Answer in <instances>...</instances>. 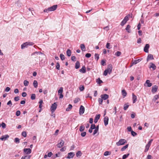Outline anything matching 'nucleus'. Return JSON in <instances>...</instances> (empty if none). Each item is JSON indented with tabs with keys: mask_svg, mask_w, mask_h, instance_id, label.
I'll list each match as a JSON object with an SVG mask.
<instances>
[{
	"mask_svg": "<svg viewBox=\"0 0 159 159\" xmlns=\"http://www.w3.org/2000/svg\"><path fill=\"white\" fill-rule=\"evenodd\" d=\"M60 65L58 62H57L56 66V68L57 70L60 69Z\"/></svg>",
	"mask_w": 159,
	"mask_h": 159,
	"instance_id": "obj_51",
	"label": "nucleus"
},
{
	"mask_svg": "<svg viewBox=\"0 0 159 159\" xmlns=\"http://www.w3.org/2000/svg\"><path fill=\"white\" fill-rule=\"evenodd\" d=\"M63 92V88L62 87H61L60 88V89L58 91V94H62Z\"/></svg>",
	"mask_w": 159,
	"mask_h": 159,
	"instance_id": "obj_34",
	"label": "nucleus"
},
{
	"mask_svg": "<svg viewBox=\"0 0 159 159\" xmlns=\"http://www.w3.org/2000/svg\"><path fill=\"white\" fill-rule=\"evenodd\" d=\"M60 57L61 59L63 61L65 59V56L62 54H61L60 55Z\"/></svg>",
	"mask_w": 159,
	"mask_h": 159,
	"instance_id": "obj_40",
	"label": "nucleus"
},
{
	"mask_svg": "<svg viewBox=\"0 0 159 159\" xmlns=\"http://www.w3.org/2000/svg\"><path fill=\"white\" fill-rule=\"evenodd\" d=\"M57 106V104L56 102H54L52 104L51 108V110L52 113H53L56 109Z\"/></svg>",
	"mask_w": 159,
	"mask_h": 159,
	"instance_id": "obj_6",
	"label": "nucleus"
},
{
	"mask_svg": "<svg viewBox=\"0 0 159 159\" xmlns=\"http://www.w3.org/2000/svg\"><path fill=\"white\" fill-rule=\"evenodd\" d=\"M79 71L83 73H84L86 72V68L84 66H83L82 68Z\"/></svg>",
	"mask_w": 159,
	"mask_h": 159,
	"instance_id": "obj_21",
	"label": "nucleus"
},
{
	"mask_svg": "<svg viewBox=\"0 0 159 159\" xmlns=\"http://www.w3.org/2000/svg\"><path fill=\"white\" fill-rule=\"evenodd\" d=\"M112 65L111 64L107 66V69L104 71L103 73V75L106 76L108 73L110 74L112 72Z\"/></svg>",
	"mask_w": 159,
	"mask_h": 159,
	"instance_id": "obj_1",
	"label": "nucleus"
},
{
	"mask_svg": "<svg viewBox=\"0 0 159 159\" xmlns=\"http://www.w3.org/2000/svg\"><path fill=\"white\" fill-rule=\"evenodd\" d=\"M153 141V139H151L148 143V144L146 145L148 146H149L150 147L151 145V144L152 142V141Z\"/></svg>",
	"mask_w": 159,
	"mask_h": 159,
	"instance_id": "obj_53",
	"label": "nucleus"
},
{
	"mask_svg": "<svg viewBox=\"0 0 159 159\" xmlns=\"http://www.w3.org/2000/svg\"><path fill=\"white\" fill-rule=\"evenodd\" d=\"M64 142L62 140H61L59 143L57 145V147L59 148H61L64 145Z\"/></svg>",
	"mask_w": 159,
	"mask_h": 159,
	"instance_id": "obj_11",
	"label": "nucleus"
},
{
	"mask_svg": "<svg viewBox=\"0 0 159 159\" xmlns=\"http://www.w3.org/2000/svg\"><path fill=\"white\" fill-rule=\"evenodd\" d=\"M94 57L95 59H96L97 61L99 59V55L98 54L95 53V54Z\"/></svg>",
	"mask_w": 159,
	"mask_h": 159,
	"instance_id": "obj_37",
	"label": "nucleus"
},
{
	"mask_svg": "<svg viewBox=\"0 0 159 159\" xmlns=\"http://www.w3.org/2000/svg\"><path fill=\"white\" fill-rule=\"evenodd\" d=\"M130 16V15L129 14L126 15L124 18L123 20L121 21L120 23V25L122 26H123L125 24H126L127 21L129 20V18Z\"/></svg>",
	"mask_w": 159,
	"mask_h": 159,
	"instance_id": "obj_3",
	"label": "nucleus"
},
{
	"mask_svg": "<svg viewBox=\"0 0 159 159\" xmlns=\"http://www.w3.org/2000/svg\"><path fill=\"white\" fill-rule=\"evenodd\" d=\"M20 111H17L16 112V115L17 116H19L20 115Z\"/></svg>",
	"mask_w": 159,
	"mask_h": 159,
	"instance_id": "obj_58",
	"label": "nucleus"
},
{
	"mask_svg": "<svg viewBox=\"0 0 159 159\" xmlns=\"http://www.w3.org/2000/svg\"><path fill=\"white\" fill-rule=\"evenodd\" d=\"M150 66L149 67V68H152L153 70H155L156 69V66L152 62L150 63Z\"/></svg>",
	"mask_w": 159,
	"mask_h": 159,
	"instance_id": "obj_18",
	"label": "nucleus"
},
{
	"mask_svg": "<svg viewBox=\"0 0 159 159\" xmlns=\"http://www.w3.org/2000/svg\"><path fill=\"white\" fill-rule=\"evenodd\" d=\"M154 59L153 55L151 54H149L147 57V61H148L149 60H153Z\"/></svg>",
	"mask_w": 159,
	"mask_h": 159,
	"instance_id": "obj_19",
	"label": "nucleus"
},
{
	"mask_svg": "<svg viewBox=\"0 0 159 159\" xmlns=\"http://www.w3.org/2000/svg\"><path fill=\"white\" fill-rule=\"evenodd\" d=\"M121 52L119 51H117L115 55L118 57L120 56L121 54Z\"/></svg>",
	"mask_w": 159,
	"mask_h": 159,
	"instance_id": "obj_47",
	"label": "nucleus"
},
{
	"mask_svg": "<svg viewBox=\"0 0 159 159\" xmlns=\"http://www.w3.org/2000/svg\"><path fill=\"white\" fill-rule=\"evenodd\" d=\"M80 48L81 50L84 51H85V46L84 44H81L80 45Z\"/></svg>",
	"mask_w": 159,
	"mask_h": 159,
	"instance_id": "obj_27",
	"label": "nucleus"
},
{
	"mask_svg": "<svg viewBox=\"0 0 159 159\" xmlns=\"http://www.w3.org/2000/svg\"><path fill=\"white\" fill-rule=\"evenodd\" d=\"M29 84V82L28 81H27V80H25L24 81V84L25 86H27Z\"/></svg>",
	"mask_w": 159,
	"mask_h": 159,
	"instance_id": "obj_35",
	"label": "nucleus"
},
{
	"mask_svg": "<svg viewBox=\"0 0 159 159\" xmlns=\"http://www.w3.org/2000/svg\"><path fill=\"white\" fill-rule=\"evenodd\" d=\"M128 144H127L125 146H123L121 149V151H124L126 148H127L128 147Z\"/></svg>",
	"mask_w": 159,
	"mask_h": 159,
	"instance_id": "obj_31",
	"label": "nucleus"
},
{
	"mask_svg": "<svg viewBox=\"0 0 159 159\" xmlns=\"http://www.w3.org/2000/svg\"><path fill=\"white\" fill-rule=\"evenodd\" d=\"M130 28V25H128L126 28H125V30H126L129 33L130 32V30H129V29Z\"/></svg>",
	"mask_w": 159,
	"mask_h": 159,
	"instance_id": "obj_33",
	"label": "nucleus"
},
{
	"mask_svg": "<svg viewBox=\"0 0 159 159\" xmlns=\"http://www.w3.org/2000/svg\"><path fill=\"white\" fill-rule=\"evenodd\" d=\"M129 103H127L124 104V110H126L129 107Z\"/></svg>",
	"mask_w": 159,
	"mask_h": 159,
	"instance_id": "obj_28",
	"label": "nucleus"
},
{
	"mask_svg": "<svg viewBox=\"0 0 159 159\" xmlns=\"http://www.w3.org/2000/svg\"><path fill=\"white\" fill-rule=\"evenodd\" d=\"M111 154L109 151H107L104 152V155L105 156H107L110 155Z\"/></svg>",
	"mask_w": 159,
	"mask_h": 159,
	"instance_id": "obj_50",
	"label": "nucleus"
},
{
	"mask_svg": "<svg viewBox=\"0 0 159 159\" xmlns=\"http://www.w3.org/2000/svg\"><path fill=\"white\" fill-rule=\"evenodd\" d=\"M149 48V44H146L144 48V51L146 53H148V49Z\"/></svg>",
	"mask_w": 159,
	"mask_h": 159,
	"instance_id": "obj_12",
	"label": "nucleus"
},
{
	"mask_svg": "<svg viewBox=\"0 0 159 159\" xmlns=\"http://www.w3.org/2000/svg\"><path fill=\"white\" fill-rule=\"evenodd\" d=\"M84 87L83 85H81L79 87V89L81 91H83L84 90Z\"/></svg>",
	"mask_w": 159,
	"mask_h": 159,
	"instance_id": "obj_48",
	"label": "nucleus"
},
{
	"mask_svg": "<svg viewBox=\"0 0 159 159\" xmlns=\"http://www.w3.org/2000/svg\"><path fill=\"white\" fill-rule=\"evenodd\" d=\"M98 102L100 104H102L103 102V99L102 98H99L98 99Z\"/></svg>",
	"mask_w": 159,
	"mask_h": 159,
	"instance_id": "obj_45",
	"label": "nucleus"
},
{
	"mask_svg": "<svg viewBox=\"0 0 159 159\" xmlns=\"http://www.w3.org/2000/svg\"><path fill=\"white\" fill-rule=\"evenodd\" d=\"M71 50L69 49H68L66 52V54L68 57H70L71 55Z\"/></svg>",
	"mask_w": 159,
	"mask_h": 159,
	"instance_id": "obj_23",
	"label": "nucleus"
},
{
	"mask_svg": "<svg viewBox=\"0 0 159 159\" xmlns=\"http://www.w3.org/2000/svg\"><path fill=\"white\" fill-rule=\"evenodd\" d=\"M36 98V95L34 93H33L31 94V99L32 100H34Z\"/></svg>",
	"mask_w": 159,
	"mask_h": 159,
	"instance_id": "obj_32",
	"label": "nucleus"
},
{
	"mask_svg": "<svg viewBox=\"0 0 159 159\" xmlns=\"http://www.w3.org/2000/svg\"><path fill=\"white\" fill-rule=\"evenodd\" d=\"M106 48L108 49H110L111 48V47L110 45V43H107L106 45Z\"/></svg>",
	"mask_w": 159,
	"mask_h": 159,
	"instance_id": "obj_44",
	"label": "nucleus"
},
{
	"mask_svg": "<svg viewBox=\"0 0 159 159\" xmlns=\"http://www.w3.org/2000/svg\"><path fill=\"white\" fill-rule=\"evenodd\" d=\"M101 97L102 99L106 100L108 98L109 95L107 94H102L101 95Z\"/></svg>",
	"mask_w": 159,
	"mask_h": 159,
	"instance_id": "obj_16",
	"label": "nucleus"
},
{
	"mask_svg": "<svg viewBox=\"0 0 159 159\" xmlns=\"http://www.w3.org/2000/svg\"><path fill=\"white\" fill-rule=\"evenodd\" d=\"M84 125H81L80 126L79 130L80 131L82 132L84 130Z\"/></svg>",
	"mask_w": 159,
	"mask_h": 159,
	"instance_id": "obj_36",
	"label": "nucleus"
},
{
	"mask_svg": "<svg viewBox=\"0 0 159 159\" xmlns=\"http://www.w3.org/2000/svg\"><path fill=\"white\" fill-rule=\"evenodd\" d=\"M122 93L123 96L124 97H126L127 94L126 91L125 89H123L122 90Z\"/></svg>",
	"mask_w": 159,
	"mask_h": 159,
	"instance_id": "obj_24",
	"label": "nucleus"
},
{
	"mask_svg": "<svg viewBox=\"0 0 159 159\" xmlns=\"http://www.w3.org/2000/svg\"><path fill=\"white\" fill-rule=\"evenodd\" d=\"M127 143L126 140L124 139H121L119 141L116 143V144L118 146L124 145L125 143Z\"/></svg>",
	"mask_w": 159,
	"mask_h": 159,
	"instance_id": "obj_5",
	"label": "nucleus"
},
{
	"mask_svg": "<svg viewBox=\"0 0 159 159\" xmlns=\"http://www.w3.org/2000/svg\"><path fill=\"white\" fill-rule=\"evenodd\" d=\"M90 128L91 129H95V125L94 124H92L91 125V127Z\"/></svg>",
	"mask_w": 159,
	"mask_h": 159,
	"instance_id": "obj_59",
	"label": "nucleus"
},
{
	"mask_svg": "<svg viewBox=\"0 0 159 159\" xmlns=\"http://www.w3.org/2000/svg\"><path fill=\"white\" fill-rule=\"evenodd\" d=\"M33 84V85H34V87H35V88H36L37 87L38 82L36 80H34Z\"/></svg>",
	"mask_w": 159,
	"mask_h": 159,
	"instance_id": "obj_30",
	"label": "nucleus"
},
{
	"mask_svg": "<svg viewBox=\"0 0 159 159\" xmlns=\"http://www.w3.org/2000/svg\"><path fill=\"white\" fill-rule=\"evenodd\" d=\"M75 155V154L73 152H70L68 154V156L66 158L69 159L73 157Z\"/></svg>",
	"mask_w": 159,
	"mask_h": 159,
	"instance_id": "obj_10",
	"label": "nucleus"
},
{
	"mask_svg": "<svg viewBox=\"0 0 159 159\" xmlns=\"http://www.w3.org/2000/svg\"><path fill=\"white\" fill-rule=\"evenodd\" d=\"M131 134L133 136H135L137 135V134L133 130L131 132Z\"/></svg>",
	"mask_w": 159,
	"mask_h": 159,
	"instance_id": "obj_49",
	"label": "nucleus"
},
{
	"mask_svg": "<svg viewBox=\"0 0 159 159\" xmlns=\"http://www.w3.org/2000/svg\"><path fill=\"white\" fill-rule=\"evenodd\" d=\"M158 88V86L156 85L153 86L152 87V92L153 94L155 93L157 91Z\"/></svg>",
	"mask_w": 159,
	"mask_h": 159,
	"instance_id": "obj_7",
	"label": "nucleus"
},
{
	"mask_svg": "<svg viewBox=\"0 0 159 159\" xmlns=\"http://www.w3.org/2000/svg\"><path fill=\"white\" fill-rule=\"evenodd\" d=\"M7 105H9L10 107H11L12 105L11 101V100L9 101L7 103Z\"/></svg>",
	"mask_w": 159,
	"mask_h": 159,
	"instance_id": "obj_57",
	"label": "nucleus"
},
{
	"mask_svg": "<svg viewBox=\"0 0 159 159\" xmlns=\"http://www.w3.org/2000/svg\"><path fill=\"white\" fill-rule=\"evenodd\" d=\"M34 43L31 42H26L22 44L21 45V48L22 49H24L25 47H27L28 45L32 46Z\"/></svg>",
	"mask_w": 159,
	"mask_h": 159,
	"instance_id": "obj_4",
	"label": "nucleus"
},
{
	"mask_svg": "<svg viewBox=\"0 0 159 159\" xmlns=\"http://www.w3.org/2000/svg\"><path fill=\"white\" fill-rule=\"evenodd\" d=\"M14 100L16 101H18L19 100V96L15 97L14 98Z\"/></svg>",
	"mask_w": 159,
	"mask_h": 159,
	"instance_id": "obj_62",
	"label": "nucleus"
},
{
	"mask_svg": "<svg viewBox=\"0 0 159 159\" xmlns=\"http://www.w3.org/2000/svg\"><path fill=\"white\" fill-rule=\"evenodd\" d=\"M10 90V89L9 87H7L5 89V91L7 92H9Z\"/></svg>",
	"mask_w": 159,
	"mask_h": 159,
	"instance_id": "obj_64",
	"label": "nucleus"
},
{
	"mask_svg": "<svg viewBox=\"0 0 159 159\" xmlns=\"http://www.w3.org/2000/svg\"><path fill=\"white\" fill-rule=\"evenodd\" d=\"M84 111V107L82 105L80 106L79 110V114L80 115L83 114Z\"/></svg>",
	"mask_w": 159,
	"mask_h": 159,
	"instance_id": "obj_9",
	"label": "nucleus"
},
{
	"mask_svg": "<svg viewBox=\"0 0 159 159\" xmlns=\"http://www.w3.org/2000/svg\"><path fill=\"white\" fill-rule=\"evenodd\" d=\"M100 114H98L96 116L94 120V122L95 123H96L98 122V120L100 118Z\"/></svg>",
	"mask_w": 159,
	"mask_h": 159,
	"instance_id": "obj_17",
	"label": "nucleus"
},
{
	"mask_svg": "<svg viewBox=\"0 0 159 159\" xmlns=\"http://www.w3.org/2000/svg\"><path fill=\"white\" fill-rule=\"evenodd\" d=\"M24 151L26 154H29L31 153V150L30 148H25Z\"/></svg>",
	"mask_w": 159,
	"mask_h": 159,
	"instance_id": "obj_14",
	"label": "nucleus"
},
{
	"mask_svg": "<svg viewBox=\"0 0 159 159\" xmlns=\"http://www.w3.org/2000/svg\"><path fill=\"white\" fill-rule=\"evenodd\" d=\"M103 29L107 31L109 30V26H107L103 28Z\"/></svg>",
	"mask_w": 159,
	"mask_h": 159,
	"instance_id": "obj_63",
	"label": "nucleus"
},
{
	"mask_svg": "<svg viewBox=\"0 0 159 159\" xmlns=\"http://www.w3.org/2000/svg\"><path fill=\"white\" fill-rule=\"evenodd\" d=\"M76 57L75 56H73L71 57V60L72 61H75L76 60Z\"/></svg>",
	"mask_w": 159,
	"mask_h": 159,
	"instance_id": "obj_56",
	"label": "nucleus"
},
{
	"mask_svg": "<svg viewBox=\"0 0 159 159\" xmlns=\"http://www.w3.org/2000/svg\"><path fill=\"white\" fill-rule=\"evenodd\" d=\"M86 132H83V133H82L81 134V135L82 137H84L86 135Z\"/></svg>",
	"mask_w": 159,
	"mask_h": 159,
	"instance_id": "obj_61",
	"label": "nucleus"
},
{
	"mask_svg": "<svg viewBox=\"0 0 159 159\" xmlns=\"http://www.w3.org/2000/svg\"><path fill=\"white\" fill-rule=\"evenodd\" d=\"M129 155V153H128L127 154H125L123 155L122 157V159H125L127 158Z\"/></svg>",
	"mask_w": 159,
	"mask_h": 159,
	"instance_id": "obj_41",
	"label": "nucleus"
},
{
	"mask_svg": "<svg viewBox=\"0 0 159 159\" xmlns=\"http://www.w3.org/2000/svg\"><path fill=\"white\" fill-rule=\"evenodd\" d=\"M132 100H133V103H135L137 100V97L134 94V93H133L132 94Z\"/></svg>",
	"mask_w": 159,
	"mask_h": 159,
	"instance_id": "obj_20",
	"label": "nucleus"
},
{
	"mask_svg": "<svg viewBox=\"0 0 159 159\" xmlns=\"http://www.w3.org/2000/svg\"><path fill=\"white\" fill-rule=\"evenodd\" d=\"M91 54L89 53H87L85 55V57L87 58H89L91 57Z\"/></svg>",
	"mask_w": 159,
	"mask_h": 159,
	"instance_id": "obj_60",
	"label": "nucleus"
},
{
	"mask_svg": "<svg viewBox=\"0 0 159 159\" xmlns=\"http://www.w3.org/2000/svg\"><path fill=\"white\" fill-rule=\"evenodd\" d=\"M14 142L16 143H19L20 142L19 139L17 138H15L14 139Z\"/></svg>",
	"mask_w": 159,
	"mask_h": 159,
	"instance_id": "obj_39",
	"label": "nucleus"
},
{
	"mask_svg": "<svg viewBox=\"0 0 159 159\" xmlns=\"http://www.w3.org/2000/svg\"><path fill=\"white\" fill-rule=\"evenodd\" d=\"M141 60V59H138L136 60H134L132 62L133 65H135L139 62Z\"/></svg>",
	"mask_w": 159,
	"mask_h": 159,
	"instance_id": "obj_22",
	"label": "nucleus"
},
{
	"mask_svg": "<svg viewBox=\"0 0 159 159\" xmlns=\"http://www.w3.org/2000/svg\"><path fill=\"white\" fill-rule=\"evenodd\" d=\"M158 97V96L157 95H155L153 99V101H155L156 100H157V99Z\"/></svg>",
	"mask_w": 159,
	"mask_h": 159,
	"instance_id": "obj_52",
	"label": "nucleus"
},
{
	"mask_svg": "<svg viewBox=\"0 0 159 159\" xmlns=\"http://www.w3.org/2000/svg\"><path fill=\"white\" fill-rule=\"evenodd\" d=\"M152 85V84L150 82V81L149 80H147L144 84V85L145 87H151Z\"/></svg>",
	"mask_w": 159,
	"mask_h": 159,
	"instance_id": "obj_8",
	"label": "nucleus"
},
{
	"mask_svg": "<svg viewBox=\"0 0 159 159\" xmlns=\"http://www.w3.org/2000/svg\"><path fill=\"white\" fill-rule=\"evenodd\" d=\"M80 100V99L79 98H75L74 101V102L75 103H76L78 102Z\"/></svg>",
	"mask_w": 159,
	"mask_h": 159,
	"instance_id": "obj_46",
	"label": "nucleus"
},
{
	"mask_svg": "<svg viewBox=\"0 0 159 159\" xmlns=\"http://www.w3.org/2000/svg\"><path fill=\"white\" fill-rule=\"evenodd\" d=\"M57 5H54L52 7H48L47 9H44V12L48 13L49 11H54L57 9Z\"/></svg>",
	"mask_w": 159,
	"mask_h": 159,
	"instance_id": "obj_2",
	"label": "nucleus"
},
{
	"mask_svg": "<svg viewBox=\"0 0 159 159\" xmlns=\"http://www.w3.org/2000/svg\"><path fill=\"white\" fill-rule=\"evenodd\" d=\"M80 67V62L77 61H76L75 63V68L76 69H78Z\"/></svg>",
	"mask_w": 159,
	"mask_h": 159,
	"instance_id": "obj_25",
	"label": "nucleus"
},
{
	"mask_svg": "<svg viewBox=\"0 0 159 159\" xmlns=\"http://www.w3.org/2000/svg\"><path fill=\"white\" fill-rule=\"evenodd\" d=\"M101 64L103 66H104L106 65V61L105 60H102L101 61Z\"/></svg>",
	"mask_w": 159,
	"mask_h": 159,
	"instance_id": "obj_42",
	"label": "nucleus"
},
{
	"mask_svg": "<svg viewBox=\"0 0 159 159\" xmlns=\"http://www.w3.org/2000/svg\"><path fill=\"white\" fill-rule=\"evenodd\" d=\"M150 147V146H148L146 145L145 146V149L144 150V152H147L149 148Z\"/></svg>",
	"mask_w": 159,
	"mask_h": 159,
	"instance_id": "obj_54",
	"label": "nucleus"
},
{
	"mask_svg": "<svg viewBox=\"0 0 159 159\" xmlns=\"http://www.w3.org/2000/svg\"><path fill=\"white\" fill-rule=\"evenodd\" d=\"M2 126L3 129H5L6 127V124L4 122H2L1 124H0V127Z\"/></svg>",
	"mask_w": 159,
	"mask_h": 159,
	"instance_id": "obj_38",
	"label": "nucleus"
},
{
	"mask_svg": "<svg viewBox=\"0 0 159 159\" xmlns=\"http://www.w3.org/2000/svg\"><path fill=\"white\" fill-rule=\"evenodd\" d=\"M72 106L71 104H69L68 106V107L66 109V111H69L72 108Z\"/></svg>",
	"mask_w": 159,
	"mask_h": 159,
	"instance_id": "obj_26",
	"label": "nucleus"
},
{
	"mask_svg": "<svg viewBox=\"0 0 159 159\" xmlns=\"http://www.w3.org/2000/svg\"><path fill=\"white\" fill-rule=\"evenodd\" d=\"M104 125L105 126H106L108 124L109 120L108 117L107 116H106L104 118Z\"/></svg>",
	"mask_w": 159,
	"mask_h": 159,
	"instance_id": "obj_13",
	"label": "nucleus"
},
{
	"mask_svg": "<svg viewBox=\"0 0 159 159\" xmlns=\"http://www.w3.org/2000/svg\"><path fill=\"white\" fill-rule=\"evenodd\" d=\"M82 155V153L80 151H78L76 153V156L77 157H80Z\"/></svg>",
	"mask_w": 159,
	"mask_h": 159,
	"instance_id": "obj_29",
	"label": "nucleus"
},
{
	"mask_svg": "<svg viewBox=\"0 0 159 159\" xmlns=\"http://www.w3.org/2000/svg\"><path fill=\"white\" fill-rule=\"evenodd\" d=\"M97 82L99 84H100L101 83H102V81L100 80L99 78L97 79Z\"/></svg>",
	"mask_w": 159,
	"mask_h": 159,
	"instance_id": "obj_55",
	"label": "nucleus"
},
{
	"mask_svg": "<svg viewBox=\"0 0 159 159\" xmlns=\"http://www.w3.org/2000/svg\"><path fill=\"white\" fill-rule=\"evenodd\" d=\"M9 137V136L7 134H6L2 136L0 138V139L1 140L3 141L7 139V138Z\"/></svg>",
	"mask_w": 159,
	"mask_h": 159,
	"instance_id": "obj_15",
	"label": "nucleus"
},
{
	"mask_svg": "<svg viewBox=\"0 0 159 159\" xmlns=\"http://www.w3.org/2000/svg\"><path fill=\"white\" fill-rule=\"evenodd\" d=\"M21 135L24 137H25L27 135L26 132L25 131H23Z\"/></svg>",
	"mask_w": 159,
	"mask_h": 159,
	"instance_id": "obj_43",
	"label": "nucleus"
}]
</instances>
